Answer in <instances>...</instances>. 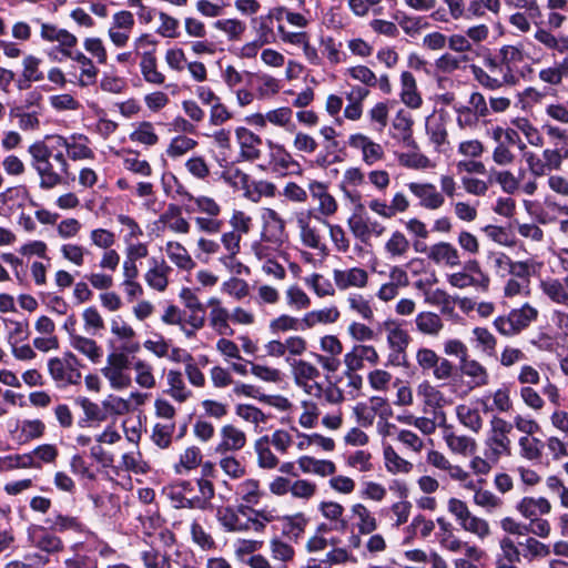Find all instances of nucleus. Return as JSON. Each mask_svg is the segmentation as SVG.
Instances as JSON below:
<instances>
[{"mask_svg":"<svg viewBox=\"0 0 568 568\" xmlns=\"http://www.w3.org/2000/svg\"><path fill=\"white\" fill-rule=\"evenodd\" d=\"M58 146L65 149L68 156L73 161L93 159L94 153L88 146L89 139L83 134H73L70 138L55 135Z\"/></svg>","mask_w":568,"mask_h":568,"instance_id":"12","label":"nucleus"},{"mask_svg":"<svg viewBox=\"0 0 568 568\" xmlns=\"http://www.w3.org/2000/svg\"><path fill=\"white\" fill-rule=\"evenodd\" d=\"M254 450L257 465L262 469H274L280 465V459L271 449L270 436L264 435L255 440Z\"/></svg>","mask_w":568,"mask_h":568,"instance_id":"31","label":"nucleus"},{"mask_svg":"<svg viewBox=\"0 0 568 568\" xmlns=\"http://www.w3.org/2000/svg\"><path fill=\"white\" fill-rule=\"evenodd\" d=\"M539 288L552 303L568 305V291L566 290L565 280L561 282L559 278L547 277L540 281Z\"/></svg>","mask_w":568,"mask_h":568,"instance_id":"26","label":"nucleus"},{"mask_svg":"<svg viewBox=\"0 0 568 568\" xmlns=\"http://www.w3.org/2000/svg\"><path fill=\"white\" fill-rule=\"evenodd\" d=\"M417 393L423 397L426 406L437 408L442 407L444 404L443 393L427 381H424L418 385Z\"/></svg>","mask_w":568,"mask_h":568,"instance_id":"50","label":"nucleus"},{"mask_svg":"<svg viewBox=\"0 0 568 568\" xmlns=\"http://www.w3.org/2000/svg\"><path fill=\"white\" fill-rule=\"evenodd\" d=\"M426 463L434 468L446 473L447 477L452 480L467 479V470L459 465L452 464V462L438 450H428L426 455Z\"/></svg>","mask_w":568,"mask_h":568,"instance_id":"19","label":"nucleus"},{"mask_svg":"<svg viewBox=\"0 0 568 568\" xmlns=\"http://www.w3.org/2000/svg\"><path fill=\"white\" fill-rule=\"evenodd\" d=\"M268 149V166L277 175L301 174L302 166L284 145L266 140Z\"/></svg>","mask_w":568,"mask_h":568,"instance_id":"7","label":"nucleus"},{"mask_svg":"<svg viewBox=\"0 0 568 568\" xmlns=\"http://www.w3.org/2000/svg\"><path fill=\"white\" fill-rule=\"evenodd\" d=\"M153 267L145 274V281L152 288L162 292L168 286V273L171 267L164 261L159 263L153 260Z\"/></svg>","mask_w":568,"mask_h":568,"instance_id":"38","label":"nucleus"},{"mask_svg":"<svg viewBox=\"0 0 568 568\" xmlns=\"http://www.w3.org/2000/svg\"><path fill=\"white\" fill-rule=\"evenodd\" d=\"M174 422L155 424L151 436L153 443L162 449L168 448L172 443V436L174 434Z\"/></svg>","mask_w":568,"mask_h":568,"instance_id":"49","label":"nucleus"},{"mask_svg":"<svg viewBox=\"0 0 568 568\" xmlns=\"http://www.w3.org/2000/svg\"><path fill=\"white\" fill-rule=\"evenodd\" d=\"M237 494L248 505H256L261 497L260 483L256 479H245L237 486Z\"/></svg>","mask_w":568,"mask_h":568,"instance_id":"54","label":"nucleus"},{"mask_svg":"<svg viewBox=\"0 0 568 568\" xmlns=\"http://www.w3.org/2000/svg\"><path fill=\"white\" fill-rule=\"evenodd\" d=\"M247 443L246 434L239 427L226 424L220 429V442L215 452L220 455L242 450Z\"/></svg>","mask_w":568,"mask_h":568,"instance_id":"11","label":"nucleus"},{"mask_svg":"<svg viewBox=\"0 0 568 568\" xmlns=\"http://www.w3.org/2000/svg\"><path fill=\"white\" fill-rule=\"evenodd\" d=\"M471 341L475 344V348L487 356H494L496 354L497 338L486 327H474L471 331Z\"/></svg>","mask_w":568,"mask_h":568,"instance_id":"35","label":"nucleus"},{"mask_svg":"<svg viewBox=\"0 0 568 568\" xmlns=\"http://www.w3.org/2000/svg\"><path fill=\"white\" fill-rule=\"evenodd\" d=\"M135 373V383L146 389L155 386V377L153 375V367L151 364L143 359H136L132 366Z\"/></svg>","mask_w":568,"mask_h":568,"instance_id":"48","label":"nucleus"},{"mask_svg":"<svg viewBox=\"0 0 568 568\" xmlns=\"http://www.w3.org/2000/svg\"><path fill=\"white\" fill-rule=\"evenodd\" d=\"M546 171L559 170L565 160L568 159V149H545L542 152Z\"/></svg>","mask_w":568,"mask_h":568,"instance_id":"64","label":"nucleus"},{"mask_svg":"<svg viewBox=\"0 0 568 568\" xmlns=\"http://www.w3.org/2000/svg\"><path fill=\"white\" fill-rule=\"evenodd\" d=\"M235 414L243 420L253 424L256 428L267 422V416L257 407L248 404H239Z\"/></svg>","mask_w":568,"mask_h":568,"instance_id":"57","label":"nucleus"},{"mask_svg":"<svg viewBox=\"0 0 568 568\" xmlns=\"http://www.w3.org/2000/svg\"><path fill=\"white\" fill-rule=\"evenodd\" d=\"M406 186L418 199L419 206L425 210L435 211L445 203L444 194L433 183L409 182Z\"/></svg>","mask_w":568,"mask_h":568,"instance_id":"9","label":"nucleus"},{"mask_svg":"<svg viewBox=\"0 0 568 568\" xmlns=\"http://www.w3.org/2000/svg\"><path fill=\"white\" fill-rule=\"evenodd\" d=\"M70 345L88 357L92 363H99L103 356L101 346H99L94 339L73 332L70 333Z\"/></svg>","mask_w":568,"mask_h":568,"instance_id":"25","label":"nucleus"},{"mask_svg":"<svg viewBox=\"0 0 568 568\" xmlns=\"http://www.w3.org/2000/svg\"><path fill=\"white\" fill-rule=\"evenodd\" d=\"M520 456L528 460H537L541 457L542 443L531 436H521L518 440Z\"/></svg>","mask_w":568,"mask_h":568,"instance_id":"53","label":"nucleus"},{"mask_svg":"<svg viewBox=\"0 0 568 568\" xmlns=\"http://www.w3.org/2000/svg\"><path fill=\"white\" fill-rule=\"evenodd\" d=\"M347 144L362 153V160L366 165H374L384 159L383 146L363 133H354L348 136Z\"/></svg>","mask_w":568,"mask_h":568,"instance_id":"10","label":"nucleus"},{"mask_svg":"<svg viewBox=\"0 0 568 568\" xmlns=\"http://www.w3.org/2000/svg\"><path fill=\"white\" fill-rule=\"evenodd\" d=\"M444 440L454 454L467 456L475 453L477 448V444L474 438L466 435H458L450 429H446L444 432Z\"/></svg>","mask_w":568,"mask_h":568,"instance_id":"27","label":"nucleus"},{"mask_svg":"<svg viewBox=\"0 0 568 568\" xmlns=\"http://www.w3.org/2000/svg\"><path fill=\"white\" fill-rule=\"evenodd\" d=\"M79 359L69 352L63 357H53L48 362L50 376L60 386L75 385L81 381V373L78 369Z\"/></svg>","mask_w":568,"mask_h":568,"instance_id":"6","label":"nucleus"},{"mask_svg":"<svg viewBox=\"0 0 568 568\" xmlns=\"http://www.w3.org/2000/svg\"><path fill=\"white\" fill-rule=\"evenodd\" d=\"M501 3L499 0H470L466 8V19L481 18L486 10L498 13Z\"/></svg>","mask_w":568,"mask_h":568,"instance_id":"46","label":"nucleus"},{"mask_svg":"<svg viewBox=\"0 0 568 568\" xmlns=\"http://www.w3.org/2000/svg\"><path fill=\"white\" fill-rule=\"evenodd\" d=\"M382 328L386 333L389 348L388 362L394 366H402L407 361L406 349L410 343V336L402 324L393 318L383 322Z\"/></svg>","mask_w":568,"mask_h":568,"instance_id":"4","label":"nucleus"},{"mask_svg":"<svg viewBox=\"0 0 568 568\" xmlns=\"http://www.w3.org/2000/svg\"><path fill=\"white\" fill-rule=\"evenodd\" d=\"M409 250L410 243L400 231H394L384 245V251L390 260L405 258Z\"/></svg>","mask_w":568,"mask_h":568,"instance_id":"33","label":"nucleus"},{"mask_svg":"<svg viewBox=\"0 0 568 568\" xmlns=\"http://www.w3.org/2000/svg\"><path fill=\"white\" fill-rule=\"evenodd\" d=\"M433 363L428 366V374L436 381H447L454 374V364L448 361L446 357H442L437 354L436 357H433Z\"/></svg>","mask_w":568,"mask_h":568,"instance_id":"55","label":"nucleus"},{"mask_svg":"<svg viewBox=\"0 0 568 568\" xmlns=\"http://www.w3.org/2000/svg\"><path fill=\"white\" fill-rule=\"evenodd\" d=\"M297 226L302 243L311 248H321V235L316 226L311 225L308 216L301 215L297 217Z\"/></svg>","mask_w":568,"mask_h":568,"instance_id":"39","label":"nucleus"},{"mask_svg":"<svg viewBox=\"0 0 568 568\" xmlns=\"http://www.w3.org/2000/svg\"><path fill=\"white\" fill-rule=\"evenodd\" d=\"M538 264L534 260L511 261L509 274L513 278L530 283V277L536 274Z\"/></svg>","mask_w":568,"mask_h":568,"instance_id":"52","label":"nucleus"},{"mask_svg":"<svg viewBox=\"0 0 568 568\" xmlns=\"http://www.w3.org/2000/svg\"><path fill=\"white\" fill-rule=\"evenodd\" d=\"M460 373L470 378L473 387H483L489 383V373L487 368L477 359L466 356L459 361Z\"/></svg>","mask_w":568,"mask_h":568,"instance_id":"21","label":"nucleus"},{"mask_svg":"<svg viewBox=\"0 0 568 568\" xmlns=\"http://www.w3.org/2000/svg\"><path fill=\"white\" fill-rule=\"evenodd\" d=\"M322 516L333 524L336 531H345L348 527L347 520L343 517L344 507L337 501H322L318 505Z\"/></svg>","mask_w":568,"mask_h":568,"instance_id":"32","label":"nucleus"},{"mask_svg":"<svg viewBox=\"0 0 568 568\" xmlns=\"http://www.w3.org/2000/svg\"><path fill=\"white\" fill-rule=\"evenodd\" d=\"M427 257L439 266L457 267L462 264L458 250L448 242H438L428 247Z\"/></svg>","mask_w":568,"mask_h":568,"instance_id":"15","label":"nucleus"},{"mask_svg":"<svg viewBox=\"0 0 568 568\" xmlns=\"http://www.w3.org/2000/svg\"><path fill=\"white\" fill-rule=\"evenodd\" d=\"M535 39L542 43L545 47L549 49H554L558 51L559 53H568V39H557L554 34H551L549 31L539 29L535 33Z\"/></svg>","mask_w":568,"mask_h":568,"instance_id":"62","label":"nucleus"},{"mask_svg":"<svg viewBox=\"0 0 568 568\" xmlns=\"http://www.w3.org/2000/svg\"><path fill=\"white\" fill-rule=\"evenodd\" d=\"M298 467L305 474H315L322 477L332 476L336 466L332 460L316 459L310 456H302L297 460Z\"/></svg>","mask_w":568,"mask_h":568,"instance_id":"28","label":"nucleus"},{"mask_svg":"<svg viewBox=\"0 0 568 568\" xmlns=\"http://www.w3.org/2000/svg\"><path fill=\"white\" fill-rule=\"evenodd\" d=\"M41 37L50 42L57 41L62 49L70 50L73 48L78 39L74 34L64 29H59L55 26L43 23L41 27Z\"/></svg>","mask_w":568,"mask_h":568,"instance_id":"36","label":"nucleus"},{"mask_svg":"<svg viewBox=\"0 0 568 568\" xmlns=\"http://www.w3.org/2000/svg\"><path fill=\"white\" fill-rule=\"evenodd\" d=\"M513 425L500 417H493L490 420V429L485 440V456L493 460H499L501 456L510 455L511 440L509 434Z\"/></svg>","mask_w":568,"mask_h":568,"instance_id":"3","label":"nucleus"},{"mask_svg":"<svg viewBox=\"0 0 568 568\" xmlns=\"http://www.w3.org/2000/svg\"><path fill=\"white\" fill-rule=\"evenodd\" d=\"M364 362L371 365H377L379 355L374 346L357 344L344 355L345 367L349 371H361L364 368Z\"/></svg>","mask_w":568,"mask_h":568,"instance_id":"13","label":"nucleus"},{"mask_svg":"<svg viewBox=\"0 0 568 568\" xmlns=\"http://www.w3.org/2000/svg\"><path fill=\"white\" fill-rule=\"evenodd\" d=\"M28 152L31 156V165L40 178L41 189L50 190L63 183L65 175L51 162L52 151L44 142L32 143Z\"/></svg>","mask_w":568,"mask_h":568,"instance_id":"1","label":"nucleus"},{"mask_svg":"<svg viewBox=\"0 0 568 568\" xmlns=\"http://www.w3.org/2000/svg\"><path fill=\"white\" fill-rule=\"evenodd\" d=\"M538 310L529 303L523 304L519 308H513L505 315L494 320L495 329L505 337H514L527 329L538 318Z\"/></svg>","mask_w":568,"mask_h":568,"instance_id":"2","label":"nucleus"},{"mask_svg":"<svg viewBox=\"0 0 568 568\" xmlns=\"http://www.w3.org/2000/svg\"><path fill=\"white\" fill-rule=\"evenodd\" d=\"M264 229L262 239L266 242L280 244L284 240L285 222L273 209H266L263 214Z\"/></svg>","mask_w":568,"mask_h":568,"instance_id":"17","label":"nucleus"},{"mask_svg":"<svg viewBox=\"0 0 568 568\" xmlns=\"http://www.w3.org/2000/svg\"><path fill=\"white\" fill-rule=\"evenodd\" d=\"M235 138L240 146V154L246 161H256L261 158L262 139L251 130L239 126L235 130Z\"/></svg>","mask_w":568,"mask_h":568,"instance_id":"14","label":"nucleus"},{"mask_svg":"<svg viewBox=\"0 0 568 568\" xmlns=\"http://www.w3.org/2000/svg\"><path fill=\"white\" fill-rule=\"evenodd\" d=\"M247 506L241 505L237 510L234 508L219 507L216 510V519L221 524V526L229 532H244L247 531V526L243 525V519H241L239 514L246 515Z\"/></svg>","mask_w":568,"mask_h":568,"instance_id":"18","label":"nucleus"},{"mask_svg":"<svg viewBox=\"0 0 568 568\" xmlns=\"http://www.w3.org/2000/svg\"><path fill=\"white\" fill-rule=\"evenodd\" d=\"M268 549L272 559L281 562V567H286L295 558L294 547L280 537H274L270 540Z\"/></svg>","mask_w":568,"mask_h":568,"instance_id":"37","label":"nucleus"},{"mask_svg":"<svg viewBox=\"0 0 568 568\" xmlns=\"http://www.w3.org/2000/svg\"><path fill=\"white\" fill-rule=\"evenodd\" d=\"M456 415L458 420L474 433H478L483 428V418L477 408H471L467 405H458L456 407Z\"/></svg>","mask_w":568,"mask_h":568,"instance_id":"43","label":"nucleus"},{"mask_svg":"<svg viewBox=\"0 0 568 568\" xmlns=\"http://www.w3.org/2000/svg\"><path fill=\"white\" fill-rule=\"evenodd\" d=\"M459 525L464 530L476 535L480 539L486 538L490 534L488 523L471 513Z\"/></svg>","mask_w":568,"mask_h":568,"instance_id":"59","label":"nucleus"},{"mask_svg":"<svg viewBox=\"0 0 568 568\" xmlns=\"http://www.w3.org/2000/svg\"><path fill=\"white\" fill-rule=\"evenodd\" d=\"M498 57L501 63L508 64L516 70H519V64L525 60L523 47L519 45H503L498 50Z\"/></svg>","mask_w":568,"mask_h":568,"instance_id":"56","label":"nucleus"},{"mask_svg":"<svg viewBox=\"0 0 568 568\" xmlns=\"http://www.w3.org/2000/svg\"><path fill=\"white\" fill-rule=\"evenodd\" d=\"M140 69L145 82L154 85L164 84L165 75L158 69L155 55H152L150 52H142Z\"/></svg>","mask_w":568,"mask_h":568,"instance_id":"34","label":"nucleus"},{"mask_svg":"<svg viewBox=\"0 0 568 568\" xmlns=\"http://www.w3.org/2000/svg\"><path fill=\"white\" fill-rule=\"evenodd\" d=\"M338 317H339V312L335 306L326 307L323 310L312 311V312L306 313L302 320V324H304V326L306 328H311L320 323H324V324L335 323L338 320Z\"/></svg>","mask_w":568,"mask_h":568,"instance_id":"41","label":"nucleus"},{"mask_svg":"<svg viewBox=\"0 0 568 568\" xmlns=\"http://www.w3.org/2000/svg\"><path fill=\"white\" fill-rule=\"evenodd\" d=\"M61 52L81 65V75L79 81L82 87H88L95 82L98 69L94 67L91 59L80 51L73 53L70 50L61 49Z\"/></svg>","mask_w":568,"mask_h":568,"instance_id":"29","label":"nucleus"},{"mask_svg":"<svg viewBox=\"0 0 568 568\" xmlns=\"http://www.w3.org/2000/svg\"><path fill=\"white\" fill-rule=\"evenodd\" d=\"M197 142L186 135H178L171 140L166 153L170 158H179L193 150Z\"/></svg>","mask_w":568,"mask_h":568,"instance_id":"60","label":"nucleus"},{"mask_svg":"<svg viewBox=\"0 0 568 568\" xmlns=\"http://www.w3.org/2000/svg\"><path fill=\"white\" fill-rule=\"evenodd\" d=\"M400 101L410 109H418L423 104V99L417 90L416 79L409 71H403L400 74Z\"/></svg>","mask_w":568,"mask_h":568,"instance_id":"22","label":"nucleus"},{"mask_svg":"<svg viewBox=\"0 0 568 568\" xmlns=\"http://www.w3.org/2000/svg\"><path fill=\"white\" fill-rule=\"evenodd\" d=\"M101 372L113 389L120 390L128 388L132 383L131 376L128 372L112 367L108 364H105Z\"/></svg>","mask_w":568,"mask_h":568,"instance_id":"47","label":"nucleus"},{"mask_svg":"<svg viewBox=\"0 0 568 568\" xmlns=\"http://www.w3.org/2000/svg\"><path fill=\"white\" fill-rule=\"evenodd\" d=\"M292 373L295 384L313 397H321L323 386L317 382L321 373L313 364L300 359L292 363Z\"/></svg>","mask_w":568,"mask_h":568,"instance_id":"8","label":"nucleus"},{"mask_svg":"<svg viewBox=\"0 0 568 568\" xmlns=\"http://www.w3.org/2000/svg\"><path fill=\"white\" fill-rule=\"evenodd\" d=\"M349 310L358 314L365 321L374 318V311L368 300L361 294H351L347 297Z\"/></svg>","mask_w":568,"mask_h":568,"instance_id":"61","label":"nucleus"},{"mask_svg":"<svg viewBox=\"0 0 568 568\" xmlns=\"http://www.w3.org/2000/svg\"><path fill=\"white\" fill-rule=\"evenodd\" d=\"M384 459L387 471L392 474H408L413 464L400 457L392 446L384 447Z\"/></svg>","mask_w":568,"mask_h":568,"instance_id":"42","label":"nucleus"},{"mask_svg":"<svg viewBox=\"0 0 568 568\" xmlns=\"http://www.w3.org/2000/svg\"><path fill=\"white\" fill-rule=\"evenodd\" d=\"M166 394L174 400L184 403L192 397V390L186 387L183 375L180 371H169L166 374Z\"/></svg>","mask_w":568,"mask_h":568,"instance_id":"30","label":"nucleus"},{"mask_svg":"<svg viewBox=\"0 0 568 568\" xmlns=\"http://www.w3.org/2000/svg\"><path fill=\"white\" fill-rule=\"evenodd\" d=\"M141 558L145 568H172L170 556L153 548L143 551Z\"/></svg>","mask_w":568,"mask_h":568,"instance_id":"63","label":"nucleus"},{"mask_svg":"<svg viewBox=\"0 0 568 568\" xmlns=\"http://www.w3.org/2000/svg\"><path fill=\"white\" fill-rule=\"evenodd\" d=\"M165 252L169 258L180 268L191 270L194 262L183 245L178 242H168Z\"/></svg>","mask_w":568,"mask_h":568,"instance_id":"44","label":"nucleus"},{"mask_svg":"<svg viewBox=\"0 0 568 568\" xmlns=\"http://www.w3.org/2000/svg\"><path fill=\"white\" fill-rule=\"evenodd\" d=\"M416 331L428 337L437 338L445 328V324L439 314L430 311L419 312L415 316Z\"/></svg>","mask_w":568,"mask_h":568,"instance_id":"20","label":"nucleus"},{"mask_svg":"<svg viewBox=\"0 0 568 568\" xmlns=\"http://www.w3.org/2000/svg\"><path fill=\"white\" fill-rule=\"evenodd\" d=\"M129 138L131 141L146 146H153L159 142V136L155 133L153 124L148 121L139 123L135 130L130 133Z\"/></svg>","mask_w":568,"mask_h":568,"instance_id":"45","label":"nucleus"},{"mask_svg":"<svg viewBox=\"0 0 568 568\" xmlns=\"http://www.w3.org/2000/svg\"><path fill=\"white\" fill-rule=\"evenodd\" d=\"M516 508L525 518L534 520L539 518V516L549 514L551 511V504L545 497H524Z\"/></svg>","mask_w":568,"mask_h":568,"instance_id":"23","label":"nucleus"},{"mask_svg":"<svg viewBox=\"0 0 568 568\" xmlns=\"http://www.w3.org/2000/svg\"><path fill=\"white\" fill-rule=\"evenodd\" d=\"M498 71L496 75L489 74L485 69L473 64L470 67L475 80L485 89L498 90L503 87H515L519 83L523 75L519 70L510 68L508 64L498 62Z\"/></svg>","mask_w":568,"mask_h":568,"instance_id":"5","label":"nucleus"},{"mask_svg":"<svg viewBox=\"0 0 568 568\" xmlns=\"http://www.w3.org/2000/svg\"><path fill=\"white\" fill-rule=\"evenodd\" d=\"M351 514L359 535H371L377 529L376 517L364 504L356 503L352 505Z\"/></svg>","mask_w":568,"mask_h":568,"instance_id":"24","label":"nucleus"},{"mask_svg":"<svg viewBox=\"0 0 568 568\" xmlns=\"http://www.w3.org/2000/svg\"><path fill=\"white\" fill-rule=\"evenodd\" d=\"M45 524L55 531L64 532V531H74L81 532L83 530V525L77 517L65 516L61 514H55L45 519Z\"/></svg>","mask_w":568,"mask_h":568,"instance_id":"40","label":"nucleus"},{"mask_svg":"<svg viewBox=\"0 0 568 568\" xmlns=\"http://www.w3.org/2000/svg\"><path fill=\"white\" fill-rule=\"evenodd\" d=\"M333 280L336 287L346 291L351 287L364 288L368 283V273L361 267L334 270Z\"/></svg>","mask_w":568,"mask_h":568,"instance_id":"16","label":"nucleus"},{"mask_svg":"<svg viewBox=\"0 0 568 568\" xmlns=\"http://www.w3.org/2000/svg\"><path fill=\"white\" fill-rule=\"evenodd\" d=\"M474 503L487 513H493L503 506V500L498 496L490 490L481 488L474 494Z\"/></svg>","mask_w":568,"mask_h":568,"instance_id":"58","label":"nucleus"},{"mask_svg":"<svg viewBox=\"0 0 568 568\" xmlns=\"http://www.w3.org/2000/svg\"><path fill=\"white\" fill-rule=\"evenodd\" d=\"M230 314L224 307H213L210 312V325L220 335H232L233 329L229 325Z\"/></svg>","mask_w":568,"mask_h":568,"instance_id":"51","label":"nucleus"}]
</instances>
